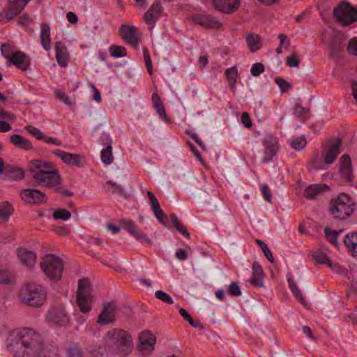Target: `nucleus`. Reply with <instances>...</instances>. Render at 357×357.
<instances>
[{"label":"nucleus","mask_w":357,"mask_h":357,"mask_svg":"<svg viewBox=\"0 0 357 357\" xmlns=\"http://www.w3.org/2000/svg\"><path fill=\"white\" fill-rule=\"evenodd\" d=\"M10 350L17 357H46L47 348L41 335L31 328L18 331L9 344Z\"/></svg>","instance_id":"1"},{"label":"nucleus","mask_w":357,"mask_h":357,"mask_svg":"<svg viewBox=\"0 0 357 357\" xmlns=\"http://www.w3.org/2000/svg\"><path fill=\"white\" fill-rule=\"evenodd\" d=\"M342 141L340 138L326 140L321 153H314L307 167L309 172L326 169V165L333 164L340 153Z\"/></svg>","instance_id":"2"},{"label":"nucleus","mask_w":357,"mask_h":357,"mask_svg":"<svg viewBox=\"0 0 357 357\" xmlns=\"http://www.w3.org/2000/svg\"><path fill=\"white\" fill-rule=\"evenodd\" d=\"M349 24H340L338 27L327 24L323 29L321 42L329 50L331 56L337 58L343 52L348 36L345 33L346 25Z\"/></svg>","instance_id":"3"},{"label":"nucleus","mask_w":357,"mask_h":357,"mask_svg":"<svg viewBox=\"0 0 357 357\" xmlns=\"http://www.w3.org/2000/svg\"><path fill=\"white\" fill-rule=\"evenodd\" d=\"M20 298L22 303L33 307H39L46 299V294L36 284H26L20 290Z\"/></svg>","instance_id":"4"},{"label":"nucleus","mask_w":357,"mask_h":357,"mask_svg":"<svg viewBox=\"0 0 357 357\" xmlns=\"http://www.w3.org/2000/svg\"><path fill=\"white\" fill-rule=\"evenodd\" d=\"M354 204L348 195L342 193L331 201L329 211L335 219L344 220L354 213Z\"/></svg>","instance_id":"5"},{"label":"nucleus","mask_w":357,"mask_h":357,"mask_svg":"<svg viewBox=\"0 0 357 357\" xmlns=\"http://www.w3.org/2000/svg\"><path fill=\"white\" fill-rule=\"evenodd\" d=\"M92 286L88 278L79 280L77 291V303L80 311L88 313L91 310L92 304L94 303V296L91 293Z\"/></svg>","instance_id":"6"},{"label":"nucleus","mask_w":357,"mask_h":357,"mask_svg":"<svg viewBox=\"0 0 357 357\" xmlns=\"http://www.w3.org/2000/svg\"><path fill=\"white\" fill-rule=\"evenodd\" d=\"M40 268L50 279H60L63 270V264L60 257L53 254H47L43 258Z\"/></svg>","instance_id":"7"},{"label":"nucleus","mask_w":357,"mask_h":357,"mask_svg":"<svg viewBox=\"0 0 357 357\" xmlns=\"http://www.w3.org/2000/svg\"><path fill=\"white\" fill-rule=\"evenodd\" d=\"M109 340L115 344L120 352L127 356L133 347V341L131 335L126 331L114 328L107 333Z\"/></svg>","instance_id":"8"},{"label":"nucleus","mask_w":357,"mask_h":357,"mask_svg":"<svg viewBox=\"0 0 357 357\" xmlns=\"http://www.w3.org/2000/svg\"><path fill=\"white\" fill-rule=\"evenodd\" d=\"M334 17L339 22H356L357 21V8L349 3L342 1L333 10Z\"/></svg>","instance_id":"9"},{"label":"nucleus","mask_w":357,"mask_h":357,"mask_svg":"<svg viewBox=\"0 0 357 357\" xmlns=\"http://www.w3.org/2000/svg\"><path fill=\"white\" fill-rule=\"evenodd\" d=\"M44 173L43 174H32L36 182L34 185L52 188L61 183V178L59 172Z\"/></svg>","instance_id":"10"},{"label":"nucleus","mask_w":357,"mask_h":357,"mask_svg":"<svg viewBox=\"0 0 357 357\" xmlns=\"http://www.w3.org/2000/svg\"><path fill=\"white\" fill-rule=\"evenodd\" d=\"M53 153L68 165L83 167L86 165L85 157L81 154L70 153L63 151L56 150Z\"/></svg>","instance_id":"11"},{"label":"nucleus","mask_w":357,"mask_h":357,"mask_svg":"<svg viewBox=\"0 0 357 357\" xmlns=\"http://www.w3.org/2000/svg\"><path fill=\"white\" fill-rule=\"evenodd\" d=\"M20 196L28 204H42L46 203L47 200L44 192L33 188L22 190Z\"/></svg>","instance_id":"12"},{"label":"nucleus","mask_w":357,"mask_h":357,"mask_svg":"<svg viewBox=\"0 0 357 357\" xmlns=\"http://www.w3.org/2000/svg\"><path fill=\"white\" fill-rule=\"evenodd\" d=\"M116 305L114 302L106 303L98 316L97 322L101 325L113 323L115 320Z\"/></svg>","instance_id":"13"},{"label":"nucleus","mask_w":357,"mask_h":357,"mask_svg":"<svg viewBox=\"0 0 357 357\" xmlns=\"http://www.w3.org/2000/svg\"><path fill=\"white\" fill-rule=\"evenodd\" d=\"M29 171L32 174H43L44 172H59L56 167L51 162L42 160H33L29 167Z\"/></svg>","instance_id":"14"},{"label":"nucleus","mask_w":357,"mask_h":357,"mask_svg":"<svg viewBox=\"0 0 357 357\" xmlns=\"http://www.w3.org/2000/svg\"><path fill=\"white\" fill-rule=\"evenodd\" d=\"M119 33L124 41L131 44L135 47L138 45L139 41L137 37V29L134 26L123 24L119 30Z\"/></svg>","instance_id":"15"},{"label":"nucleus","mask_w":357,"mask_h":357,"mask_svg":"<svg viewBox=\"0 0 357 357\" xmlns=\"http://www.w3.org/2000/svg\"><path fill=\"white\" fill-rule=\"evenodd\" d=\"M11 64L15 66L17 68L22 71L26 70L30 66V59L23 52L17 51L10 58V61H8L7 66H10Z\"/></svg>","instance_id":"16"},{"label":"nucleus","mask_w":357,"mask_h":357,"mask_svg":"<svg viewBox=\"0 0 357 357\" xmlns=\"http://www.w3.org/2000/svg\"><path fill=\"white\" fill-rule=\"evenodd\" d=\"M340 172L341 176L347 181L353 180L351 160L348 154H344L340 159Z\"/></svg>","instance_id":"17"},{"label":"nucleus","mask_w":357,"mask_h":357,"mask_svg":"<svg viewBox=\"0 0 357 357\" xmlns=\"http://www.w3.org/2000/svg\"><path fill=\"white\" fill-rule=\"evenodd\" d=\"M139 342L141 351H153L156 342V337L149 331H144L139 336Z\"/></svg>","instance_id":"18"},{"label":"nucleus","mask_w":357,"mask_h":357,"mask_svg":"<svg viewBox=\"0 0 357 357\" xmlns=\"http://www.w3.org/2000/svg\"><path fill=\"white\" fill-rule=\"evenodd\" d=\"M215 8L225 13L235 11L239 5V0H211Z\"/></svg>","instance_id":"19"},{"label":"nucleus","mask_w":357,"mask_h":357,"mask_svg":"<svg viewBox=\"0 0 357 357\" xmlns=\"http://www.w3.org/2000/svg\"><path fill=\"white\" fill-rule=\"evenodd\" d=\"M48 318L51 321L60 326L66 325L69 321L64 309L61 307L52 309L48 313Z\"/></svg>","instance_id":"20"},{"label":"nucleus","mask_w":357,"mask_h":357,"mask_svg":"<svg viewBox=\"0 0 357 357\" xmlns=\"http://www.w3.org/2000/svg\"><path fill=\"white\" fill-rule=\"evenodd\" d=\"M163 11L160 0H155L144 15L146 22H155Z\"/></svg>","instance_id":"21"},{"label":"nucleus","mask_w":357,"mask_h":357,"mask_svg":"<svg viewBox=\"0 0 357 357\" xmlns=\"http://www.w3.org/2000/svg\"><path fill=\"white\" fill-rule=\"evenodd\" d=\"M17 256L20 262L27 267H32L36 264V254L32 251L27 250L26 248H20L17 249Z\"/></svg>","instance_id":"22"},{"label":"nucleus","mask_w":357,"mask_h":357,"mask_svg":"<svg viewBox=\"0 0 357 357\" xmlns=\"http://www.w3.org/2000/svg\"><path fill=\"white\" fill-rule=\"evenodd\" d=\"M24 6H15L8 5L6 10H3L0 13V22H9L14 20L15 17L17 16L22 10Z\"/></svg>","instance_id":"23"},{"label":"nucleus","mask_w":357,"mask_h":357,"mask_svg":"<svg viewBox=\"0 0 357 357\" xmlns=\"http://www.w3.org/2000/svg\"><path fill=\"white\" fill-rule=\"evenodd\" d=\"M152 103L156 110L159 117L166 122H169V119L167 116V113L160 96L157 93H153L152 95Z\"/></svg>","instance_id":"24"},{"label":"nucleus","mask_w":357,"mask_h":357,"mask_svg":"<svg viewBox=\"0 0 357 357\" xmlns=\"http://www.w3.org/2000/svg\"><path fill=\"white\" fill-rule=\"evenodd\" d=\"M328 187L324 184H314L306 188L305 190V196L308 199H314Z\"/></svg>","instance_id":"25"},{"label":"nucleus","mask_w":357,"mask_h":357,"mask_svg":"<svg viewBox=\"0 0 357 357\" xmlns=\"http://www.w3.org/2000/svg\"><path fill=\"white\" fill-rule=\"evenodd\" d=\"M10 142L15 146L24 150H30L32 149L31 142L17 134H14L10 137Z\"/></svg>","instance_id":"26"},{"label":"nucleus","mask_w":357,"mask_h":357,"mask_svg":"<svg viewBox=\"0 0 357 357\" xmlns=\"http://www.w3.org/2000/svg\"><path fill=\"white\" fill-rule=\"evenodd\" d=\"M56 57L59 64L61 67H65L68 63V55L66 49L63 47L61 42L56 43Z\"/></svg>","instance_id":"27"},{"label":"nucleus","mask_w":357,"mask_h":357,"mask_svg":"<svg viewBox=\"0 0 357 357\" xmlns=\"http://www.w3.org/2000/svg\"><path fill=\"white\" fill-rule=\"evenodd\" d=\"M40 41L42 47L45 50L51 48L50 45V28L47 24H44L41 28Z\"/></svg>","instance_id":"28"},{"label":"nucleus","mask_w":357,"mask_h":357,"mask_svg":"<svg viewBox=\"0 0 357 357\" xmlns=\"http://www.w3.org/2000/svg\"><path fill=\"white\" fill-rule=\"evenodd\" d=\"M246 41L249 50L252 52L259 50L261 46L260 36L257 34L250 33L246 36Z\"/></svg>","instance_id":"29"},{"label":"nucleus","mask_w":357,"mask_h":357,"mask_svg":"<svg viewBox=\"0 0 357 357\" xmlns=\"http://www.w3.org/2000/svg\"><path fill=\"white\" fill-rule=\"evenodd\" d=\"M344 243L351 249L354 256L357 257V232L347 234L344 238Z\"/></svg>","instance_id":"30"},{"label":"nucleus","mask_w":357,"mask_h":357,"mask_svg":"<svg viewBox=\"0 0 357 357\" xmlns=\"http://www.w3.org/2000/svg\"><path fill=\"white\" fill-rule=\"evenodd\" d=\"M5 174L9 178L14 180H22L24 177V172L23 169L13 166H6L5 167Z\"/></svg>","instance_id":"31"},{"label":"nucleus","mask_w":357,"mask_h":357,"mask_svg":"<svg viewBox=\"0 0 357 357\" xmlns=\"http://www.w3.org/2000/svg\"><path fill=\"white\" fill-rule=\"evenodd\" d=\"M289 288L293 293L294 296L301 303L303 306H307V303L305 299L303 298L301 290L298 289L296 282L291 277L287 278Z\"/></svg>","instance_id":"32"},{"label":"nucleus","mask_w":357,"mask_h":357,"mask_svg":"<svg viewBox=\"0 0 357 357\" xmlns=\"http://www.w3.org/2000/svg\"><path fill=\"white\" fill-rule=\"evenodd\" d=\"M147 197L149 199L151 207L155 218L158 217L162 213V210L160 208L159 202L151 191L147 192Z\"/></svg>","instance_id":"33"},{"label":"nucleus","mask_w":357,"mask_h":357,"mask_svg":"<svg viewBox=\"0 0 357 357\" xmlns=\"http://www.w3.org/2000/svg\"><path fill=\"white\" fill-rule=\"evenodd\" d=\"M67 357H85L84 352L77 344H70L66 349Z\"/></svg>","instance_id":"34"},{"label":"nucleus","mask_w":357,"mask_h":357,"mask_svg":"<svg viewBox=\"0 0 357 357\" xmlns=\"http://www.w3.org/2000/svg\"><path fill=\"white\" fill-rule=\"evenodd\" d=\"M13 213V208L9 202H4L0 204V219L6 221Z\"/></svg>","instance_id":"35"},{"label":"nucleus","mask_w":357,"mask_h":357,"mask_svg":"<svg viewBox=\"0 0 357 357\" xmlns=\"http://www.w3.org/2000/svg\"><path fill=\"white\" fill-rule=\"evenodd\" d=\"M225 75L227 77L229 85L234 90L235 84L236 82V78L238 75L237 68L236 66H233L226 69Z\"/></svg>","instance_id":"36"},{"label":"nucleus","mask_w":357,"mask_h":357,"mask_svg":"<svg viewBox=\"0 0 357 357\" xmlns=\"http://www.w3.org/2000/svg\"><path fill=\"white\" fill-rule=\"evenodd\" d=\"M170 218L174 227L176 229V230L189 239L190 238V233L181 225V221L178 217L174 213H172L170 215Z\"/></svg>","instance_id":"37"},{"label":"nucleus","mask_w":357,"mask_h":357,"mask_svg":"<svg viewBox=\"0 0 357 357\" xmlns=\"http://www.w3.org/2000/svg\"><path fill=\"white\" fill-rule=\"evenodd\" d=\"M113 160L112 147V146L107 145V146L101 151V160L105 165H110L113 162Z\"/></svg>","instance_id":"38"},{"label":"nucleus","mask_w":357,"mask_h":357,"mask_svg":"<svg viewBox=\"0 0 357 357\" xmlns=\"http://www.w3.org/2000/svg\"><path fill=\"white\" fill-rule=\"evenodd\" d=\"M109 52L114 58L123 57L127 55L126 50L123 46L112 45L109 48Z\"/></svg>","instance_id":"39"},{"label":"nucleus","mask_w":357,"mask_h":357,"mask_svg":"<svg viewBox=\"0 0 357 357\" xmlns=\"http://www.w3.org/2000/svg\"><path fill=\"white\" fill-rule=\"evenodd\" d=\"M1 52L2 55L8 59V61L10 60V58L15 54L17 51L15 50V47L10 44L3 43L1 47Z\"/></svg>","instance_id":"40"},{"label":"nucleus","mask_w":357,"mask_h":357,"mask_svg":"<svg viewBox=\"0 0 357 357\" xmlns=\"http://www.w3.org/2000/svg\"><path fill=\"white\" fill-rule=\"evenodd\" d=\"M312 257L319 264H326L329 262L330 259L321 250L314 251L312 253Z\"/></svg>","instance_id":"41"},{"label":"nucleus","mask_w":357,"mask_h":357,"mask_svg":"<svg viewBox=\"0 0 357 357\" xmlns=\"http://www.w3.org/2000/svg\"><path fill=\"white\" fill-rule=\"evenodd\" d=\"M71 217V213L70 211L65 208H58L54 211L53 213V218L55 220H62L64 221L68 220Z\"/></svg>","instance_id":"42"},{"label":"nucleus","mask_w":357,"mask_h":357,"mask_svg":"<svg viewBox=\"0 0 357 357\" xmlns=\"http://www.w3.org/2000/svg\"><path fill=\"white\" fill-rule=\"evenodd\" d=\"M324 234L326 237L330 241L331 243H332L333 245L337 248L339 247L340 244L337 241L338 233L336 231H333L331 230L328 227H325Z\"/></svg>","instance_id":"43"},{"label":"nucleus","mask_w":357,"mask_h":357,"mask_svg":"<svg viewBox=\"0 0 357 357\" xmlns=\"http://www.w3.org/2000/svg\"><path fill=\"white\" fill-rule=\"evenodd\" d=\"M155 296L158 300L162 301L165 303L172 304L174 303L172 297L168 294L162 290L156 291L155 292Z\"/></svg>","instance_id":"44"},{"label":"nucleus","mask_w":357,"mask_h":357,"mask_svg":"<svg viewBox=\"0 0 357 357\" xmlns=\"http://www.w3.org/2000/svg\"><path fill=\"white\" fill-rule=\"evenodd\" d=\"M291 146L296 151L302 150L306 146V139L303 137H298L291 142Z\"/></svg>","instance_id":"45"},{"label":"nucleus","mask_w":357,"mask_h":357,"mask_svg":"<svg viewBox=\"0 0 357 357\" xmlns=\"http://www.w3.org/2000/svg\"><path fill=\"white\" fill-rule=\"evenodd\" d=\"M193 21L194 22H218V21L215 19L214 17L210 16V15H196L193 17Z\"/></svg>","instance_id":"46"},{"label":"nucleus","mask_w":357,"mask_h":357,"mask_svg":"<svg viewBox=\"0 0 357 357\" xmlns=\"http://www.w3.org/2000/svg\"><path fill=\"white\" fill-rule=\"evenodd\" d=\"M275 82L279 86L282 93L287 92L291 87V84L287 82L285 79H284L282 77H276L275 79Z\"/></svg>","instance_id":"47"},{"label":"nucleus","mask_w":357,"mask_h":357,"mask_svg":"<svg viewBox=\"0 0 357 357\" xmlns=\"http://www.w3.org/2000/svg\"><path fill=\"white\" fill-rule=\"evenodd\" d=\"M309 111V109L303 107L301 105L296 104L294 108V115L297 118H303Z\"/></svg>","instance_id":"48"},{"label":"nucleus","mask_w":357,"mask_h":357,"mask_svg":"<svg viewBox=\"0 0 357 357\" xmlns=\"http://www.w3.org/2000/svg\"><path fill=\"white\" fill-rule=\"evenodd\" d=\"M133 236L141 243H143V244H145L147 245H152L151 240L148 237L147 234L144 232L136 231V233L134 234Z\"/></svg>","instance_id":"49"},{"label":"nucleus","mask_w":357,"mask_h":357,"mask_svg":"<svg viewBox=\"0 0 357 357\" xmlns=\"http://www.w3.org/2000/svg\"><path fill=\"white\" fill-rule=\"evenodd\" d=\"M25 130L39 140H43L44 138L43 133L37 128L32 126H27L25 127Z\"/></svg>","instance_id":"50"},{"label":"nucleus","mask_w":357,"mask_h":357,"mask_svg":"<svg viewBox=\"0 0 357 357\" xmlns=\"http://www.w3.org/2000/svg\"><path fill=\"white\" fill-rule=\"evenodd\" d=\"M278 151L277 147L271 146V148H266L265 156L262 160V162L266 163L271 161L274 155H276Z\"/></svg>","instance_id":"51"},{"label":"nucleus","mask_w":357,"mask_h":357,"mask_svg":"<svg viewBox=\"0 0 357 357\" xmlns=\"http://www.w3.org/2000/svg\"><path fill=\"white\" fill-rule=\"evenodd\" d=\"M121 222L123 225V227L128 231V232L134 236L137 230L136 226L133 223V222L129 220L123 219L121 221Z\"/></svg>","instance_id":"52"},{"label":"nucleus","mask_w":357,"mask_h":357,"mask_svg":"<svg viewBox=\"0 0 357 357\" xmlns=\"http://www.w3.org/2000/svg\"><path fill=\"white\" fill-rule=\"evenodd\" d=\"M265 70L264 66L261 63H255L252 65L250 73L255 76H259Z\"/></svg>","instance_id":"53"},{"label":"nucleus","mask_w":357,"mask_h":357,"mask_svg":"<svg viewBox=\"0 0 357 357\" xmlns=\"http://www.w3.org/2000/svg\"><path fill=\"white\" fill-rule=\"evenodd\" d=\"M347 52L349 54L357 56V38H353L348 42Z\"/></svg>","instance_id":"54"},{"label":"nucleus","mask_w":357,"mask_h":357,"mask_svg":"<svg viewBox=\"0 0 357 357\" xmlns=\"http://www.w3.org/2000/svg\"><path fill=\"white\" fill-rule=\"evenodd\" d=\"M228 293L231 296H238L241 294L240 287L237 282H233L230 284L228 288Z\"/></svg>","instance_id":"55"},{"label":"nucleus","mask_w":357,"mask_h":357,"mask_svg":"<svg viewBox=\"0 0 357 357\" xmlns=\"http://www.w3.org/2000/svg\"><path fill=\"white\" fill-rule=\"evenodd\" d=\"M287 64L290 67H298L300 59L296 54L294 53L287 57Z\"/></svg>","instance_id":"56"},{"label":"nucleus","mask_w":357,"mask_h":357,"mask_svg":"<svg viewBox=\"0 0 357 357\" xmlns=\"http://www.w3.org/2000/svg\"><path fill=\"white\" fill-rule=\"evenodd\" d=\"M106 185L109 186L110 188L113 189V192L117 193L119 195H124L125 190L121 185H118L116 183L113 182L112 181H109L106 183Z\"/></svg>","instance_id":"57"},{"label":"nucleus","mask_w":357,"mask_h":357,"mask_svg":"<svg viewBox=\"0 0 357 357\" xmlns=\"http://www.w3.org/2000/svg\"><path fill=\"white\" fill-rule=\"evenodd\" d=\"M144 53V58L146 63V67L147 68L148 73L150 75H152L153 73V67H152V63L151 60L150 55L149 54L148 50L146 48H144L143 50Z\"/></svg>","instance_id":"58"},{"label":"nucleus","mask_w":357,"mask_h":357,"mask_svg":"<svg viewBox=\"0 0 357 357\" xmlns=\"http://www.w3.org/2000/svg\"><path fill=\"white\" fill-rule=\"evenodd\" d=\"M55 96L57 99L61 100L65 104L68 105H72L70 98L66 94L64 91L58 90L55 92Z\"/></svg>","instance_id":"59"},{"label":"nucleus","mask_w":357,"mask_h":357,"mask_svg":"<svg viewBox=\"0 0 357 357\" xmlns=\"http://www.w3.org/2000/svg\"><path fill=\"white\" fill-rule=\"evenodd\" d=\"M261 190L263 197L268 202L271 203L272 200V194L269 190L268 186L266 184L261 185Z\"/></svg>","instance_id":"60"},{"label":"nucleus","mask_w":357,"mask_h":357,"mask_svg":"<svg viewBox=\"0 0 357 357\" xmlns=\"http://www.w3.org/2000/svg\"><path fill=\"white\" fill-rule=\"evenodd\" d=\"M10 276L7 271L0 269V284H9Z\"/></svg>","instance_id":"61"},{"label":"nucleus","mask_w":357,"mask_h":357,"mask_svg":"<svg viewBox=\"0 0 357 357\" xmlns=\"http://www.w3.org/2000/svg\"><path fill=\"white\" fill-rule=\"evenodd\" d=\"M250 281L252 285L261 287L264 284V276H255L252 275Z\"/></svg>","instance_id":"62"},{"label":"nucleus","mask_w":357,"mask_h":357,"mask_svg":"<svg viewBox=\"0 0 357 357\" xmlns=\"http://www.w3.org/2000/svg\"><path fill=\"white\" fill-rule=\"evenodd\" d=\"M100 143L103 145L107 146V145L112 146V139L109 134L103 132L102 133L101 137H100Z\"/></svg>","instance_id":"63"},{"label":"nucleus","mask_w":357,"mask_h":357,"mask_svg":"<svg viewBox=\"0 0 357 357\" xmlns=\"http://www.w3.org/2000/svg\"><path fill=\"white\" fill-rule=\"evenodd\" d=\"M241 123L246 128H250L252 126V120L250 117V115L247 112H243L241 114Z\"/></svg>","instance_id":"64"}]
</instances>
